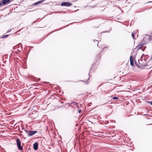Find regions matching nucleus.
Returning <instances> with one entry per match:
<instances>
[{
  "label": "nucleus",
  "mask_w": 152,
  "mask_h": 152,
  "mask_svg": "<svg viewBox=\"0 0 152 152\" xmlns=\"http://www.w3.org/2000/svg\"><path fill=\"white\" fill-rule=\"evenodd\" d=\"M16 142L18 149L20 150H22L23 147L21 146L20 141L19 138L16 139Z\"/></svg>",
  "instance_id": "f257e3e1"
},
{
  "label": "nucleus",
  "mask_w": 152,
  "mask_h": 152,
  "mask_svg": "<svg viewBox=\"0 0 152 152\" xmlns=\"http://www.w3.org/2000/svg\"><path fill=\"white\" fill-rule=\"evenodd\" d=\"M72 4L69 2H64L62 3L61 4V6H62L69 7Z\"/></svg>",
  "instance_id": "f03ea898"
},
{
  "label": "nucleus",
  "mask_w": 152,
  "mask_h": 152,
  "mask_svg": "<svg viewBox=\"0 0 152 152\" xmlns=\"http://www.w3.org/2000/svg\"><path fill=\"white\" fill-rule=\"evenodd\" d=\"M11 1L10 0H2V5H7L10 3Z\"/></svg>",
  "instance_id": "7ed1b4c3"
},
{
  "label": "nucleus",
  "mask_w": 152,
  "mask_h": 152,
  "mask_svg": "<svg viewBox=\"0 0 152 152\" xmlns=\"http://www.w3.org/2000/svg\"><path fill=\"white\" fill-rule=\"evenodd\" d=\"M130 65L132 66H133L134 64V58L132 56H131L130 57Z\"/></svg>",
  "instance_id": "20e7f679"
},
{
  "label": "nucleus",
  "mask_w": 152,
  "mask_h": 152,
  "mask_svg": "<svg viewBox=\"0 0 152 152\" xmlns=\"http://www.w3.org/2000/svg\"><path fill=\"white\" fill-rule=\"evenodd\" d=\"M37 132V131H31L29 133L28 135L30 136H31Z\"/></svg>",
  "instance_id": "39448f33"
},
{
  "label": "nucleus",
  "mask_w": 152,
  "mask_h": 152,
  "mask_svg": "<svg viewBox=\"0 0 152 152\" xmlns=\"http://www.w3.org/2000/svg\"><path fill=\"white\" fill-rule=\"evenodd\" d=\"M45 0H42L37 2L34 3V4H33V5H37L43 2Z\"/></svg>",
  "instance_id": "423d86ee"
},
{
  "label": "nucleus",
  "mask_w": 152,
  "mask_h": 152,
  "mask_svg": "<svg viewBox=\"0 0 152 152\" xmlns=\"http://www.w3.org/2000/svg\"><path fill=\"white\" fill-rule=\"evenodd\" d=\"M38 147V144L37 142H35L34 144V150L37 149Z\"/></svg>",
  "instance_id": "0eeeda50"
},
{
  "label": "nucleus",
  "mask_w": 152,
  "mask_h": 152,
  "mask_svg": "<svg viewBox=\"0 0 152 152\" xmlns=\"http://www.w3.org/2000/svg\"><path fill=\"white\" fill-rule=\"evenodd\" d=\"M144 45V44H141V45H139L138 46V49H142V48Z\"/></svg>",
  "instance_id": "6e6552de"
},
{
  "label": "nucleus",
  "mask_w": 152,
  "mask_h": 152,
  "mask_svg": "<svg viewBox=\"0 0 152 152\" xmlns=\"http://www.w3.org/2000/svg\"><path fill=\"white\" fill-rule=\"evenodd\" d=\"M71 104H72L73 105H76L77 106V107H78V106H77V103L75 102H72L71 103Z\"/></svg>",
  "instance_id": "1a4fd4ad"
},
{
  "label": "nucleus",
  "mask_w": 152,
  "mask_h": 152,
  "mask_svg": "<svg viewBox=\"0 0 152 152\" xmlns=\"http://www.w3.org/2000/svg\"><path fill=\"white\" fill-rule=\"evenodd\" d=\"M9 35H3L2 37V38H6V37H8V36Z\"/></svg>",
  "instance_id": "9d476101"
},
{
  "label": "nucleus",
  "mask_w": 152,
  "mask_h": 152,
  "mask_svg": "<svg viewBox=\"0 0 152 152\" xmlns=\"http://www.w3.org/2000/svg\"><path fill=\"white\" fill-rule=\"evenodd\" d=\"M132 38H133V39H135V36L134 35V34L132 33Z\"/></svg>",
  "instance_id": "9b49d317"
},
{
  "label": "nucleus",
  "mask_w": 152,
  "mask_h": 152,
  "mask_svg": "<svg viewBox=\"0 0 152 152\" xmlns=\"http://www.w3.org/2000/svg\"><path fill=\"white\" fill-rule=\"evenodd\" d=\"M113 99H118V98L116 97H114L113 98Z\"/></svg>",
  "instance_id": "f8f14e48"
},
{
  "label": "nucleus",
  "mask_w": 152,
  "mask_h": 152,
  "mask_svg": "<svg viewBox=\"0 0 152 152\" xmlns=\"http://www.w3.org/2000/svg\"><path fill=\"white\" fill-rule=\"evenodd\" d=\"M135 64L136 65H137V66L138 67H140V65H138V64H137L136 63V61H135Z\"/></svg>",
  "instance_id": "ddd939ff"
},
{
  "label": "nucleus",
  "mask_w": 152,
  "mask_h": 152,
  "mask_svg": "<svg viewBox=\"0 0 152 152\" xmlns=\"http://www.w3.org/2000/svg\"><path fill=\"white\" fill-rule=\"evenodd\" d=\"M81 111V110H78V113H80Z\"/></svg>",
  "instance_id": "4468645a"
},
{
  "label": "nucleus",
  "mask_w": 152,
  "mask_h": 152,
  "mask_svg": "<svg viewBox=\"0 0 152 152\" xmlns=\"http://www.w3.org/2000/svg\"><path fill=\"white\" fill-rule=\"evenodd\" d=\"M2 4V2H1V3L0 2V6H1Z\"/></svg>",
  "instance_id": "2eb2a0df"
},
{
  "label": "nucleus",
  "mask_w": 152,
  "mask_h": 152,
  "mask_svg": "<svg viewBox=\"0 0 152 152\" xmlns=\"http://www.w3.org/2000/svg\"><path fill=\"white\" fill-rule=\"evenodd\" d=\"M139 61V64H140V65H142V64H141V63L139 61Z\"/></svg>",
  "instance_id": "dca6fc26"
},
{
  "label": "nucleus",
  "mask_w": 152,
  "mask_h": 152,
  "mask_svg": "<svg viewBox=\"0 0 152 152\" xmlns=\"http://www.w3.org/2000/svg\"><path fill=\"white\" fill-rule=\"evenodd\" d=\"M150 103H151V104L152 105V102H150Z\"/></svg>",
  "instance_id": "f3484780"
},
{
  "label": "nucleus",
  "mask_w": 152,
  "mask_h": 152,
  "mask_svg": "<svg viewBox=\"0 0 152 152\" xmlns=\"http://www.w3.org/2000/svg\"><path fill=\"white\" fill-rule=\"evenodd\" d=\"M100 116H98V118H98V119H99V118H100Z\"/></svg>",
  "instance_id": "a211bd4d"
},
{
  "label": "nucleus",
  "mask_w": 152,
  "mask_h": 152,
  "mask_svg": "<svg viewBox=\"0 0 152 152\" xmlns=\"http://www.w3.org/2000/svg\"><path fill=\"white\" fill-rule=\"evenodd\" d=\"M19 45H21V43H20V44H19Z\"/></svg>",
  "instance_id": "6ab92c4d"
},
{
  "label": "nucleus",
  "mask_w": 152,
  "mask_h": 152,
  "mask_svg": "<svg viewBox=\"0 0 152 152\" xmlns=\"http://www.w3.org/2000/svg\"><path fill=\"white\" fill-rule=\"evenodd\" d=\"M142 51H143V50H144L142 49Z\"/></svg>",
  "instance_id": "aec40b11"
}]
</instances>
